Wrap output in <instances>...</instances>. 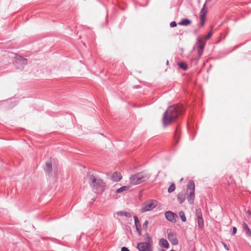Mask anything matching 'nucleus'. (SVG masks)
<instances>
[{
    "label": "nucleus",
    "instance_id": "nucleus-24",
    "mask_svg": "<svg viewBox=\"0 0 251 251\" xmlns=\"http://www.w3.org/2000/svg\"><path fill=\"white\" fill-rule=\"evenodd\" d=\"M133 218H134V223H135V227L139 226V225H140V224L139 223V221L138 218L137 217V216H134L133 217Z\"/></svg>",
    "mask_w": 251,
    "mask_h": 251
},
{
    "label": "nucleus",
    "instance_id": "nucleus-26",
    "mask_svg": "<svg viewBox=\"0 0 251 251\" xmlns=\"http://www.w3.org/2000/svg\"><path fill=\"white\" fill-rule=\"evenodd\" d=\"M148 221L147 220H146L145 221V222L144 223V224H143V228L145 229H146L147 228V226H148Z\"/></svg>",
    "mask_w": 251,
    "mask_h": 251
},
{
    "label": "nucleus",
    "instance_id": "nucleus-9",
    "mask_svg": "<svg viewBox=\"0 0 251 251\" xmlns=\"http://www.w3.org/2000/svg\"><path fill=\"white\" fill-rule=\"evenodd\" d=\"M197 45L198 47V53L199 57H201L203 53V49L205 47V42L202 39L199 38L198 39Z\"/></svg>",
    "mask_w": 251,
    "mask_h": 251
},
{
    "label": "nucleus",
    "instance_id": "nucleus-23",
    "mask_svg": "<svg viewBox=\"0 0 251 251\" xmlns=\"http://www.w3.org/2000/svg\"><path fill=\"white\" fill-rule=\"evenodd\" d=\"M176 189V186L174 183H172L169 187L168 192L170 193L174 192Z\"/></svg>",
    "mask_w": 251,
    "mask_h": 251
},
{
    "label": "nucleus",
    "instance_id": "nucleus-21",
    "mask_svg": "<svg viewBox=\"0 0 251 251\" xmlns=\"http://www.w3.org/2000/svg\"><path fill=\"white\" fill-rule=\"evenodd\" d=\"M128 189H129L128 186H122L121 188L117 189L116 192L118 193H120L123 192L124 191H126Z\"/></svg>",
    "mask_w": 251,
    "mask_h": 251
},
{
    "label": "nucleus",
    "instance_id": "nucleus-17",
    "mask_svg": "<svg viewBox=\"0 0 251 251\" xmlns=\"http://www.w3.org/2000/svg\"><path fill=\"white\" fill-rule=\"evenodd\" d=\"M122 179V176L120 173L115 172L112 176V180L114 181H119Z\"/></svg>",
    "mask_w": 251,
    "mask_h": 251
},
{
    "label": "nucleus",
    "instance_id": "nucleus-5",
    "mask_svg": "<svg viewBox=\"0 0 251 251\" xmlns=\"http://www.w3.org/2000/svg\"><path fill=\"white\" fill-rule=\"evenodd\" d=\"M147 241L140 242L137 244V248L140 251H152L151 249L152 239L148 233H147Z\"/></svg>",
    "mask_w": 251,
    "mask_h": 251
},
{
    "label": "nucleus",
    "instance_id": "nucleus-27",
    "mask_svg": "<svg viewBox=\"0 0 251 251\" xmlns=\"http://www.w3.org/2000/svg\"><path fill=\"white\" fill-rule=\"evenodd\" d=\"M136 229L139 235H140L141 234V225H139V226L136 227Z\"/></svg>",
    "mask_w": 251,
    "mask_h": 251
},
{
    "label": "nucleus",
    "instance_id": "nucleus-1",
    "mask_svg": "<svg viewBox=\"0 0 251 251\" xmlns=\"http://www.w3.org/2000/svg\"><path fill=\"white\" fill-rule=\"evenodd\" d=\"M184 111L181 104L174 105L170 106L165 111L163 117V123L167 126L175 121Z\"/></svg>",
    "mask_w": 251,
    "mask_h": 251
},
{
    "label": "nucleus",
    "instance_id": "nucleus-6",
    "mask_svg": "<svg viewBox=\"0 0 251 251\" xmlns=\"http://www.w3.org/2000/svg\"><path fill=\"white\" fill-rule=\"evenodd\" d=\"M157 205V201L156 200L153 199L149 200L142 204L141 212L144 213L151 211L155 208Z\"/></svg>",
    "mask_w": 251,
    "mask_h": 251
},
{
    "label": "nucleus",
    "instance_id": "nucleus-3",
    "mask_svg": "<svg viewBox=\"0 0 251 251\" xmlns=\"http://www.w3.org/2000/svg\"><path fill=\"white\" fill-rule=\"evenodd\" d=\"M151 175L147 172L142 171L131 176L130 178V182L132 185H137L147 180Z\"/></svg>",
    "mask_w": 251,
    "mask_h": 251
},
{
    "label": "nucleus",
    "instance_id": "nucleus-14",
    "mask_svg": "<svg viewBox=\"0 0 251 251\" xmlns=\"http://www.w3.org/2000/svg\"><path fill=\"white\" fill-rule=\"evenodd\" d=\"M206 1L204 3L203 5L202 8L201 10L200 13V17H203L205 18L206 17V14L207 12V7L206 5Z\"/></svg>",
    "mask_w": 251,
    "mask_h": 251
},
{
    "label": "nucleus",
    "instance_id": "nucleus-29",
    "mask_svg": "<svg viewBox=\"0 0 251 251\" xmlns=\"http://www.w3.org/2000/svg\"><path fill=\"white\" fill-rule=\"evenodd\" d=\"M212 36V33L211 32H209L207 35L206 36H205V38L206 40H207L208 39H209L211 36Z\"/></svg>",
    "mask_w": 251,
    "mask_h": 251
},
{
    "label": "nucleus",
    "instance_id": "nucleus-4",
    "mask_svg": "<svg viewBox=\"0 0 251 251\" xmlns=\"http://www.w3.org/2000/svg\"><path fill=\"white\" fill-rule=\"evenodd\" d=\"M195 183L193 180H189L187 185V195L186 198L190 204H193L195 197Z\"/></svg>",
    "mask_w": 251,
    "mask_h": 251
},
{
    "label": "nucleus",
    "instance_id": "nucleus-16",
    "mask_svg": "<svg viewBox=\"0 0 251 251\" xmlns=\"http://www.w3.org/2000/svg\"><path fill=\"white\" fill-rule=\"evenodd\" d=\"M242 228L244 229V230L245 231L246 234L248 236H251V230H250L249 227L247 225V224L246 223L244 222L243 223Z\"/></svg>",
    "mask_w": 251,
    "mask_h": 251
},
{
    "label": "nucleus",
    "instance_id": "nucleus-28",
    "mask_svg": "<svg viewBox=\"0 0 251 251\" xmlns=\"http://www.w3.org/2000/svg\"><path fill=\"white\" fill-rule=\"evenodd\" d=\"M176 23L175 21L172 22L170 23V26L171 27H176Z\"/></svg>",
    "mask_w": 251,
    "mask_h": 251
},
{
    "label": "nucleus",
    "instance_id": "nucleus-19",
    "mask_svg": "<svg viewBox=\"0 0 251 251\" xmlns=\"http://www.w3.org/2000/svg\"><path fill=\"white\" fill-rule=\"evenodd\" d=\"M117 214L120 216H125L127 218H130L131 217V214L127 212L119 211L117 212Z\"/></svg>",
    "mask_w": 251,
    "mask_h": 251
},
{
    "label": "nucleus",
    "instance_id": "nucleus-12",
    "mask_svg": "<svg viewBox=\"0 0 251 251\" xmlns=\"http://www.w3.org/2000/svg\"><path fill=\"white\" fill-rule=\"evenodd\" d=\"M186 199V192L185 190L181 191L177 196V199L178 202L181 204Z\"/></svg>",
    "mask_w": 251,
    "mask_h": 251
},
{
    "label": "nucleus",
    "instance_id": "nucleus-31",
    "mask_svg": "<svg viewBox=\"0 0 251 251\" xmlns=\"http://www.w3.org/2000/svg\"><path fill=\"white\" fill-rule=\"evenodd\" d=\"M121 251H130L127 248H126V247H123L121 249Z\"/></svg>",
    "mask_w": 251,
    "mask_h": 251
},
{
    "label": "nucleus",
    "instance_id": "nucleus-18",
    "mask_svg": "<svg viewBox=\"0 0 251 251\" xmlns=\"http://www.w3.org/2000/svg\"><path fill=\"white\" fill-rule=\"evenodd\" d=\"M191 23V20L188 19H183L181 22L178 23V25H188Z\"/></svg>",
    "mask_w": 251,
    "mask_h": 251
},
{
    "label": "nucleus",
    "instance_id": "nucleus-10",
    "mask_svg": "<svg viewBox=\"0 0 251 251\" xmlns=\"http://www.w3.org/2000/svg\"><path fill=\"white\" fill-rule=\"evenodd\" d=\"M196 215L197 216V223L199 228L202 229L204 226L202 214L200 209H196Z\"/></svg>",
    "mask_w": 251,
    "mask_h": 251
},
{
    "label": "nucleus",
    "instance_id": "nucleus-11",
    "mask_svg": "<svg viewBox=\"0 0 251 251\" xmlns=\"http://www.w3.org/2000/svg\"><path fill=\"white\" fill-rule=\"evenodd\" d=\"M167 238L172 245H176L178 244V240H177L175 233H174L173 232L168 233Z\"/></svg>",
    "mask_w": 251,
    "mask_h": 251
},
{
    "label": "nucleus",
    "instance_id": "nucleus-15",
    "mask_svg": "<svg viewBox=\"0 0 251 251\" xmlns=\"http://www.w3.org/2000/svg\"><path fill=\"white\" fill-rule=\"evenodd\" d=\"M159 245L161 247L164 248H168L169 247L168 242L166 239L164 238H162L159 240Z\"/></svg>",
    "mask_w": 251,
    "mask_h": 251
},
{
    "label": "nucleus",
    "instance_id": "nucleus-34",
    "mask_svg": "<svg viewBox=\"0 0 251 251\" xmlns=\"http://www.w3.org/2000/svg\"><path fill=\"white\" fill-rule=\"evenodd\" d=\"M182 180H183V178H181L180 181H182Z\"/></svg>",
    "mask_w": 251,
    "mask_h": 251
},
{
    "label": "nucleus",
    "instance_id": "nucleus-7",
    "mask_svg": "<svg viewBox=\"0 0 251 251\" xmlns=\"http://www.w3.org/2000/svg\"><path fill=\"white\" fill-rule=\"evenodd\" d=\"M27 63V60L26 58L19 56L17 57L14 62L15 66L19 69L22 70L25 65Z\"/></svg>",
    "mask_w": 251,
    "mask_h": 251
},
{
    "label": "nucleus",
    "instance_id": "nucleus-33",
    "mask_svg": "<svg viewBox=\"0 0 251 251\" xmlns=\"http://www.w3.org/2000/svg\"><path fill=\"white\" fill-rule=\"evenodd\" d=\"M159 251H165L164 250H163V249H160L159 250Z\"/></svg>",
    "mask_w": 251,
    "mask_h": 251
},
{
    "label": "nucleus",
    "instance_id": "nucleus-25",
    "mask_svg": "<svg viewBox=\"0 0 251 251\" xmlns=\"http://www.w3.org/2000/svg\"><path fill=\"white\" fill-rule=\"evenodd\" d=\"M200 21H201V22L200 24V27H202L203 26H204V25L205 24V18H203V17H200Z\"/></svg>",
    "mask_w": 251,
    "mask_h": 251
},
{
    "label": "nucleus",
    "instance_id": "nucleus-2",
    "mask_svg": "<svg viewBox=\"0 0 251 251\" xmlns=\"http://www.w3.org/2000/svg\"><path fill=\"white\" fill-rule=\"evenodd\" d=\"M88 182L94 192L97 194L101 193L104 190L105 183L99 177L89 174Z\"/></svg>",
    "mask_w": 251,
    "mask_h": 251
},
{
    "label": "nucleus",
    "instance_id": "nucleus-22",
    "mask_svg": "<svg viewBox=\"0 0 251 251\" xmlns=\"http://www.w3.org/2000/svg\"><path fill=\"white\" fill-rule=\"evenodd\" d=\"M178 214L182 221L183 222H185L186 221V218L184 212L182 211H181L179 212Z\"/></svg>",
    "mask_w": 251,
    "mask_h": 251
},
{
    "label": "nucleus",
    "instance_id": "nucleus-32",
    "mask_svg": "<svg viewBox=\"0 0 251 251\" xmlns=\"http://www.w3.org/2000/svg\"><path fill=\"white\" fill-rule=\"evenodd\" d=\"M223 245H224V246L225 248L227 251H228V248L227 246L226 245V244H225V243H223Z\"/></svg>",
    "mask_w": 251,
    "mask_h": 251
},
{
    "label": "nucleus",
    "instance_id": "nucleus-30",
    "mask_svg": "<svg viewBox=\"0 0 251 251\" xmlns=\"http://www.w3.org/2000/svg\"><path fill=\"white\" fill-rule=\"evenodd\" d=\"M237 231V228L235 227H233L232 228V235H235Z\"/></svg>",
    "mask_w": 251,
    "mask_h": 251
},
{
    "label": "nucleus",
    "instance_id": "nucleus-35",
    "mask_svg": "<svg viewBox=\"0 0 251 251\" xmlns=\"http://www.w3.org/2000/svg\"><path fill=\"white\" fill-rule=\"evenodd\" d=\"M248 214H250V211H248Z\"/></svg>",
    "mask_w": 251,
    "mask_h": 251
},
{
    "label": "nucleus",
    "instance_id": "nucleus-13",
    "mask_svg": "<svg viewBox=\"0 0 251 251\" xmlns=\"http://www.w3.org/2000/svg\"><path fill=\"white\" fill-rule=\"evenodd\" d=\"M44 170L48 174H50L52 171V164L50 160L47 161L46 163V166Z\"/></svg>",
    "mask_w": 251,
    "mask_h": 251
},
{
    "label": "nucleus",
    "instance_id": "nucleus-20",
    "mask_svg": "<svg viewBox=\"0 0 251 251\" xmlns=\"http://www.w3.org/2000/svg\"><path fill=\"white\" fill-rule=\"evenodd\" d=\"M178 66L183 70H186L187 69V64L182 62H180L177 63Z\"/></svg>",
    "mask_w": 251,
    "mask_h": 251
},
{
    "label": "nucleus",
    "instance_id": "nucleus-8",
    "mask_svg": "<svg viewBox=\"0 0 251 251\" xmlns=\"http://www.w3.org/2000/svg\"><path fill=\"white\" fill-rule=\"evenodd\" d=\"M165 217L168 221L172 223H176L178 219L177 214L171 211H166L165 213Z\"/></svg>",
    "mask_w": 251,
    "mask_h": 251
}]
</instances>
